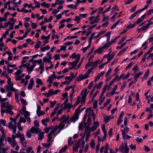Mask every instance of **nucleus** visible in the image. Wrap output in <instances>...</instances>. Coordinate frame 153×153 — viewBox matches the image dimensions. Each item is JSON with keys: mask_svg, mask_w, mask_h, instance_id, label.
Masks as SVG:
<instances>
[{"mask_svg": "<svg viewBox=\"0 0 153 153\" xmlns=\"http://www.w3.org/2000/svg\"><path fill=\"white\" fill-rule=\"evenodd\" d=\"M129 150L127 141H125L124 143H122L119 147V152L122 153H128Z\"/></svg>", "mask_w": 153, "mask_h": 153, "instance_id": "obj_1", "label": "nucleus"}, {"mask_svg": "<svg viewBox=\"0 0 153 153\" xmlns=\"http://www.w3.org/2000/svg\"><path fill=\"white\" fill-rule=\"evenodd\" d=\"M69 116H67L65 115H63L60 119L59 120L60 121H61L62 120H63L62 121L63 123H64L65 124H66L67 123H68L69 120L70 119Z\"/></svg>", "mask_w": 153, "mask_h": 153, "instance_id": "obj_2", "label": "nucleus"}, {"mask_svg": "<svg viewBox=\"0 0 153 153\" xmlns=\"http://www.w3.org/2000/svg\"><path fill=\"white\" fill-rule=\"evenodd\" d=\"M84 126L85 128V129L84 134H85H85H88L90 135V134L91 131V130L89 126Z\"/></svg>", "mask_w": 153, "mask_h": 153, "instance_id": "obj_3", "label": "nucleus"}, {"mask_svg": "<svg viewBox=\"0 0 153 153\" xmlns=\"http://www.w3.org/2000/svg\"><path fill=\"white\" fill-rule=\"evenodd\" d=\"M17 133L19 134V135H18L17 134H16V137L20 138L21 142L25 141V140L24 135L23 134H21V133L19 131H18Z\"/></svg>", "mask_w": 153, "mask_h": 153, "instance_id": "obj_4", "label": "nucleus"}, {"mask_svg": "<svg viewBox=\"0 0 153 153\" xmlns=\"http://www.w3.org/2000/svg\"><path fill=\"white\" fill-rule=\"evenodd\" d=\"M34 84V81L33 78L30 79V83L27 86V89L29 90H31L32 89L33 86Z\"/></svg>", "mask_w": 153, "mask_h": 153, "instance_id": "obj_5", "label": "nucleus"}, {"mask_svg": "<svg viewBox=\"0 0 153 153\" xmlns=\"http://www.w3.org/2000/svg\"><path fill=\"white\" fill-rule=\"evenodd\" d=\"M69 100L68 99H67L64 102L61 104V107L64 109H66L67 108V105Z\"/></svg>", "mask_w": 153, "mask_h": 153, "instance_id": "obj_6", "label": "nucleus"}, {"mask_svg": "<svg viewBox=\"0 0 153 153\" xmlns=\"http://www.w3.org/2000/svg\"><path fill=\"white\" fill-rule=\"evenodd\" d=\"M87 89L86 88H85L83 90L81 93V95L82 97H87V95L88 93V92H87Z\"/></svg>", "mask_w": 153, "mask_h": 153, "instance_id": "obj_7", "label": "nucleus"}, {"mask_svg": "<svg viewBox=\"0 0 153 153\" xmlns=\"http://www.w3.org/2000/svg\"><path fill=\"white\" fill-rule=\"evenodd\" d=\"M81 55L80 54H76V53L75 52L71 55L70 58L73 59H78L79 57V60L80 58Z\"/></svg>", "mask_w": 153, "mask_h": 153, "instance_id": "obj_8", "label": "nucleus"}, {"mask_svg": "<svg viewBox=\"0 0 153 153\" xmlns=\"http://www.w3.org/2000/svg\"><path fill=\"white\" fill-rule=\"evenodd\" d=\"M103 49L102 46L100 47L94 51V53L95 54L97 53H98V54H100L102 53Z\"/></svg>", "mask_w": 153, "mask_h": 153, "instance_id": "obj_9", "label": "nucleus"}, {"mask_svg": "<svg viewBox=\"0 0 153 153\" xmlns=\"http://www.w3.org/2000/svg\"><path fill=\"white\" fill-rule=\"evenodd\" d=\"M107 86V84L103 88V91L102 93L101 94L100 96V97L99 98V100H100L101 99H102L103 98V96L104 95L105 93V92L106 91V87Z\"/></svg>", "mask_w": 153, "mask_h": 153, "instance_id": "obj_10", "label": "nucleus"}, {"mask_svg": "<svg viewBox=\"0 0 153 153\" xmlns=\"http://www.w3.org/2000/svg\"><path fill=\"white\" fill-rule=\"evenodd\" d=\"M66 19H63L59 22V24H61V25L59 27V29H62L65 27V24H64V23L66 22Z\"/></svg>", "mask_w": 153, "mask_h": 153, "instance_id": "obj_11", "label": "nucleus"}, {"mask_svg": "<svg viewBox=\"0 0 153 153\" xmlns=\"http://www.w3.org/2000/svg\"><path fill=\"white\" fill-rule=\"evenodd\" d=\"M117 85H115L112 90L111 92H109V94L112 96L114 95L116 91L117 88Z\"/></svg>", "mask_w": 153, "mask_h": 153, "instance_id": "obj_12", "label": "nucleus"}, {"mask_svg": "<svg viewBox=\"0 0 153 153\" xmlns=\"http://www.w3.org/2000/svg\"><path fill=\"white\" fill-rule=\"evenodd\" d=\"M128 47H126L125 48L122 49L118 53L117 56H120L122 55L124 53L126 50L127 49Z\"/></svg>", "mask_w": 153, "mask_h": 153, "instance_id": "obj_13", "label": "nucleus"}, {"mask_svg": "<svg viewBox=\"0 0 153 153\" xmlns=\"http://www.w3.org/2000/svg\"><path fill=\"white\" fill-rule=\"evenodd\" d=\"M79 119V118L77 117L75 115H74L73 116L71 117L70 119V120L71 122H73L74 123L76 120Z\"/></svg>", "mask_w": 153, "mask_h": 153, "instance_id": "obj_14", "label": "nucleus"}, {"mask_svg": "<svg viewBox=\"0 0 153 153\" xmlns=\"http://www.w3.org/2000/svg\"><path fill=\"white\" fill-rule=\"evenodd\" d=\"M83 79H84V78H83V75L82 74H80L79 76H77L76 78V81L78 82L81 81Z\"/></svg>", "mask_w": 153, "mask_h": 153, "instance_id": "obj_15", "label": "nucleus"}, {"mask_svg": "<svg viewBox=\"0 0 153 153\" xmlns=\"http://www.w3.org/2000/svg\"><path fill=\"white\" fill-rule=\"evenodd\" d=\"M44 134V132L43 131L39 133L38 134L39 136L38 140H42L43 138V135Z\"/></svg>", "mask_w": 153, "mask_h": 153, "instance_id": "obj_16", "label": "nucleus"}, {"mask_svg": "<svg viewBox=\"0 0 153 153\" xmlns=\"http://www.w3.org/2000/svg\"><path fill=\"white\" fill-rule=\"evenodd\" d=\"M20 116V114H17V116L16 117H14V118L13 119L12 117H10V121H13L14 123H15V121H16L17 118L19 117Z\"/></svg>", "mask_w": 153, "mask_h": 153, "instance_id": "obj_17", "label": "nucleus"}, {"mask_svg": "<svg viewBox=\"0 0 153 153\" xmlns=\"http://www.w3.org/2000/svg\"><path fill=\"white\" fill-rule=\"evenodd\" d=\"M106 30L103 31V30L101 31L98 34L96 35L94 37V39H95L98 38L102 34H104L106 32Z\"/></svg>", "mask_w": 153, "mask_h": 153, "instance_id": "obj_18", "label": "nucleus"}, {"mask_svg": "<svg viewBox=\"0 0 153 153\" xmlns=\"http://www.w3.org/2000/svg\"><path fill=\"white\" fill-rule=\"evenodd\" d=\"M105 124H103L101 126L102 130L104 134H107V131L105 129Z\"/></svg>", "mask_w": 153, "mask_h": 153, "instance_id": "obj_19", "label": "nucleus"}, {"mask_svg": "<svg viewBox=\"0 0 153 153\" xmlns=\"http://www.w3.org/2000/svg\"><path fill=\"white\" fill-rule=\"evenodd\" d=\"M79 57L78 58L76 59V60L72 62V66L74 67H75L76 66L77 64L79 61Z\"/></svg>", "mask_w": 153, "mask_h": 153, "instance_id": "obj_20", "label": "nucleus"}, {"mask_svg": "<svg viewBox=\"0 0 153 153\" xmlns=\"http://www.w3.org/2000/svg\"><path fill=\"white\" fill-rule=\"evenodd\" d=\"M43 62H47L50 63V64H51L52 63V62L51 61V60L46 58V57H43Z\"/></svg>", "mask_w": 153, "mask_h": 153, "instance_id": "obj_21", "label": "nucleus"}, {"mask_svg": "<svg viewBox=\"0 0 153 153\" xmlns=\"http://www.w3.org/2000/svg\"><path fill=\"white\" fill-rule=\"evenodd\" d=\"M149 70H148L147 71H146L145 74L143 76V78L142 79V81H143V78L145 79H147V77L145 78L146 76H149Z\"/></svg>", "mask_w": 153, "mask_h": 153, "instance_id": "obj_22", "label": "nucleus"}, {"mask_svg": "<svg viewBox=\"0 0 153 153\" xmlns=\"http://www.w3.org/2000/svg\"><path fill=\"white\" fill-rule=\"evenodd\" d=\"M75 146H74L73 148V151L74 152H77L78 151V149L80 147V145H75Z\"/></svg>", "mask_w": 153, "mask_h": 153, "instance_id": "obj_23", "label": "nucleus"}, {"mask_svg": "<svg viewBox=\"0 0 153 153\" xmlns=\"http://www.w3.org/2000/svg\"><path fill=\"white\" fill-rule=\"evenodd\" d=\"M80 99L81 97L80 96L77 97V100L74 105V107L76 106L80 102H81Z\"/></svg>", "mask_w": 153, "mask_h": 153, "instance_id": "obj_24", "label": "nucleus"}, {"mask_svg": "<svg viewBox=\"0 0 153 153\" xmlns=\"http://www.w3.org/2000/svg\"><path fill=\"white\" fill-rule=\"evenodd\" d=\"M10 14V13L9 11H7L4 14V17L3 18L4 19V21L6 22L7 21V15Z\"/></svg>", "mask_w": 153, "mask_h": 153, "instance_id": "obj_25", "label": "nucleus"}, {"mask_svg": "<svg viewBox=\"0 0 153 153\" xmlns=\"http://www.w3.org/2000/svg\"><path fill=\"white\" fill-rule=\"evenodd\" d=\"M95 143L94 140L92 139L90 142V146L92 149H94L95 148Z\"/></svg>", "mask_w": 153, "mask_h": 153, "instance_id": "obj_26", "label": "nucleus"}, {"mask_svg": "<svg viewBox=\"0 0 153 153\" xmlns=\"http://www.w3.org/2000/svg\"><path fill=\"white\" fill-rule=\"evenodd\" d=\"M109 150V144L106 143L105 145V150L104 152V153H108V151Z\"/></svg>", "mask_w": 153, "mask_h": 153, "instance_id": "obj_27", "label": "nucleus"}, {"mask_svg": "<svg viewBox=\"0 0 153 153\" xmlns=\"http://www.w3.org/2000/svg\"><path fill=\"white\" fill-rule=\"evenodd\" d=\"M36 82L37 84L38 85H43V84L42 80L39 78H36Z\"/></svg>", "mask_w": 153, "mask_h": 153, "instance_id": "obj_28", "label": "nucleus"}, {"mask_svg": "<svg viewBox=\"0 0 153 153\" xmlns=\"http://www.w3.org/2000/svg\"><path fill=\"white\" fill-rule=\"evenodd\" d=\"M26 120L25 118H24L22 117H20V120L18 123H19V124H21L22 122L25 123L26 122Z\"/></svg>", "mask_w": 153, "mask_h": 153, "instance_id": "obj_29", "label": "nucleus"}, {"mask_svg": "<svg viewBox=\"0 0 153 153\" xmlns=\"http://www.w3.org/2000/svg\"><path fill=\"white\" fill-rule=\"evenodd\" d=\"M110 101H111L110 100L108 99L107 100L106 102H105L103 106H102V108H104L105 107H106V106L108 104H109L110 103Z\"/></svg>", "mask_w": 153, "mask_h": 153, "instance_id": "obj_30", "label": "nucleus"}, {"mask_svg": "<svg viewBox=\"0 0 153 153\" xmlns=\"http://www.w3.org/2000/svg\"><path fill=\"white\" fill-rule=\"evenodd\" d=\"M103 83V82L101 81L98 84H96L94 86H96V88L97 89H99L102 85Z\"/></svg>", "mask_w": 153, "mask_h": 153, "instance_id": "obj_31", "label": "nucleus"}, {"mask_svg": "<svg viewBox=\"0 0 153 153\" xmlns=\"http://www.w3.org/2000/svg\"><path fill=\"white\" fill-rule=\"evenodd\" d=\"M36 114H37L38 117H39L42 115H43L45 114V112L43 111H41L36 112Z\"/></svg>", "mask_w": 153, "mask_h": 153, "instance_id": "obj_32", "label": "nucleus"}, {"mask_svg": "<svg viewBox=\"0 0 153 153\" xmlns=\"http://www.w3.org/2000/svg\"><path fill=\"white\" fill-rule=\"evenodd\" d=\"M9 21H13L9 25H10L12 26H13L15 24V22L16 21V20L15 19H14L13 18H10V19Z\"/></svg>", "mask_w": 153, "mask_h": 153, "instance_id": "obj_33", "label": "nucleus"}, {"mask_svg": "<svg viewBox=\"0 0 153 153\" xmlns=\"http://www.w3.org/2000/svg\"><path fill=\"white\" fill-rule=\"evenodd\" d=\"M87 114H85L84 116L83 119V124L84 126H86L87 125V123L85 122V121L87 117Z\"/></svg>", "mask_w": 153, "mask_h": 153, "instance_id": "obj_34", "label": "nucleus"}, {"mask_svg": "<svg viewBox=\"0 0 153 153\" xmlns=\"http://www.w3.org/2000/svg\"><path fill=\"white\" fill-rule=\"evenodd\" d=\"M119 23V21H116L111 27V30L115 28L117 25Z\"/></svg>", "mask_w": 153, "mask_h": 153, "instance_id": "obj_35", "label": "nucleus"}, {"mask_svg": "<svg viewBox=\"0 0 153 153\" xmlns=\"http://www.w3.org/2000/svg\"><path fill=\"white\" fill-rule=\"evenodd\" d=\"M64 123H63V122H62L61 123H60L59 125V128L60 129H63L64 128V127L65 126V124H64Z\"/></svg>", "mask_w": 153, "mask_h": 153, "instance_id": "obj_36", "label": "nucleus"}, {"mask_svg": "<svg viewBox=\"0 0 153 153\" xmlns=\"http://www.w3.org/2000/svg\"><path fill=\"white\" fill-rule=\"evenodd\" d=\"M81 19V18L78 16H76L75 17V18L74 19H73L74 21L77 22V23L79 24V20Z\"/></svg>", "mask_w": 153, "mask_h": 153, "instance_id": "obj_37", "label": "nucleus"}, {"mask_svg": "<svg viewBox=\"0 0 153 153\" xmlns=\"http://www.w3.org/2000/svg\"><path fill=\"white\" fill-rule=\"evenodd\" d=\"M110 120V116H107L104 119L103 121L106 124L109 122Z\"/></svg>", "mask_w": 153, "mask_h": 153, "instance_id": "obj_38", "label": "nucleus"}, {"mask_svg": "<svg viewBox=\"0 0 153 153\" xmlns=\"http://www.w3.org/2000/svg\"><path fill=\"white\" fill-rule=\"evenodd\" d=\"M121 132L122 133V135L123 136V140H125L126 139V133L125 131H123V129L121 130Z\"/></svg>", "mask_w": 153, "mask_h": 153, "instance_id": "obj_39", "label": "nucleus"}, {"mask_svg": "<svg viewBox=\"0 0 153 153\" xmlns=\"http://www.w3.org/2000/svg\"><path fill=\"white\" fill-rule=\"evenodd\" d=\"M37 26V25L36 23L31 22V27L33 29L36 28Z\"/></svg>", "mask_w": 153, "mask_h": 153, "instance_id": "obj_40", "label": "nucleus"}, {"mask_svg": "<svg viewBox=\"0 0 153 153\" xmlns=\"http://www.w3.org/2000/svg\"><path fill=\"white\" fill-rule=\"evenodd\" d=\"M20 100L21 102V103L24 105H27L26 101L24 99L21 98H20Z\"/></svg>", "mask_w": 153, "mask_h": 153, "instance_id": "obj_41", "label": "nucleus"}, {"mask_svg": "<svg viewBox=\"0 0 153 153\" xmlns=\"http://www.w3.org/2000/svg\"><path fill=\"white\" fill-rule=\"evenodd\" d=\"M31 30V28H30L27 29L26 32H25V34L23 35V36L24 38H25L27 37V35L28 33L30 32Z\"/></svg>", "mask_w": 153, "mask_h": 153, "instance_id": "obj_42", "label": "nucleus"}, {"mask_svg": "<svg viewBox=\"0 0 153 153\" xmlns=\"http://www.w3.org/2000/svg\"><path fill=\"white\" fill-rule=\"evenodd\" d=\"M87 125H89V126H90V125L91 123V118L90 117V115H88V119H87Z\"/></svg>", "mask_w": 153, "mask_h": 153, "instance_id": "obj_43", "label": "nucleus"}, {"mask_svg": "<svg viewBox=\"0 0 153 153\" xmlns=\"http://www.w3.org/2000/svg\"><path fill=\"white\" fill-rule=\"evenodd\" d=\"M56 103V101H54L53 102L51 101L50 102V107L51 108L53 107Z\"/></svg>", "mask_w": 153, "mask_h": 153, "instance_id": "obj_44", "label": "nucleus"}, {"mask_svg": "<svg viewBox=\"0 0 153 153\" xmlns=\"http://www.w3.org/2000/svg\"><path fill=\"white\" fill-rule=\"evenodd\" d=\"M36 128L35 126H33L32 127L30 130V131L31 133H33L34 132L35 133V131Z\"/></svg>", "mask_w": 153, "mask_h": 153, "instance_id": "obj_45", "label": "nucleus"}, {"mask_svg": "<svg viewBox=\"0 0 153 153\" xmlns=\"http://www.w3.org/2000/svg\"><path fill=\"white\" fill-rule=\"evenodd\" d=\"M99 91H95L92 97L91 101L92 102L94 101V99L96 97L97 95L99 93Z\"/></svg>", "mask_w": 153, "mask_h": 153, "instance_id": "obj_46", "label": "nucleus"}, {"mask_svg": "<svg viewBox=\"0 0 153 153\" xmlns=\"http://www.w3.org/2000/svg\"><path fill=\"white\" fill-rule=\"evenodd\" d=\"M53 79H52V77H51V76H49L48 77V79L47 80L46 82H50V83H52L53 82Z\"/></svg>", "mask_w": 153, "mask_h": 153, "instance_id": "obj_47", "label": "nucleus"}, {"mask_svg": "<svg viewBox=\"0 0 153 153\" xmlns=\"http://www.w3.org/2000/svg\"><path fill=\"white\" fill-rule=\"evenodd\" d=\"M42 144L43 147H45L47 149H48L51 146V143H49L48 144L42 143Z\"/></svg>", "mask_w": 153, "mask_h": 153, "instance_id": "obj_48", "label": "nucleus"}, {"mask_svg": "<svg viewBox=\"0 0 153 153\" xmlns=\"http://www.w3.org/2000/svg\"><path fill=\"white\" fill-rule=\"evenodd\" d=\"M126 37V36H124L122 37L121 39L119 41V42H118V45H120L121 43H122L125 40V39Z\"/></svg>", "mask_w": 153, "mask_h": 153, "instance_id": "obj_49", "label": "nucleus"}, {"mask_svg": "<svg viewBox=\"0 0 153 153\" xmlns=\"http://www.w3.org/2000/svg\"><path fill=\"white\" fill-rule=\"evenodd\" d=\"M17 142L16 140L13 141V142H12V143L11 144V146L12 148L14 147L17 145Z\"/></svg>", "mask_w": 153, "mask_h": 153, "instance_id": "obj_50", "label": "nucleus"}, {"mask_svg": "<svg viewBox=\"0 0 153 153\" xmlns=\"http://www.w3.org/2000/svg\"><path fill=\"white\" fill-rule=\"evenodd\" d=\"M126 44V42L123 43L120 46H118L116 48L117 49H121L124 47Z\"/></svg>", "mask_w": 153, "mask_h": 153, "instance_id": "obj_51", "label": "nucleus"}, {"mask_svg": "<svg viewBox=\"0 0 153 153\" xmlns=\"http://www.w3.org/2000/svg\"><path fill=\"white\" fill-rule=\"evenodd\" d=\"M130 26H128L127 27L126 29L123 31H122L120 33V34H124V33H126V32L127 31L128 29H130Z\"/></svg>", "mask_w": 153, "mask_h": 153, "instance_id": "obj_52", "label": "nucleus"}, {"mask_svg": "<svg viewBox=\"0 0 153 153\" xmlns=\"http://www.w3.org/2000/svg\"><path fill=\"white\" fill-rule=\"evenodd\" d=\"M112 71V69L111 68H109V69L107 72L105 74L106 77H107L109 76L111 72Z\"/></svg>", "mask_w": 153, "mask_h": 153, "instance_id": "obj_53", "label": "nucleus"}, {"mask_svg": "<svg viewBox=\"0 0 153 153\" xmlns=\"http://www.w3.org/2000/svg\"><path fill=\"white\" fill-rule=\"evenodd\" d=\"M129 146L131 150H135L136 149V145H133V144H131Z\"/></svg>", "mask_w": 153, "mask_h": 153, "instance_id": "obj_54", "label": "nucleus"}, {"mask_svg": "<svg viewBox=\"0 0 153 153\" xmlns=\"http://www.w3.org/2000/svg\"><path fill=\"white\" fill-rule=\"evenodd\" d=\"M126 82L125 81H124L121 86L120 90H122V91H123V89L126 87Z\"/></svg>", "mask_w": 153, "mask_h": 153, "instance_id": "obj_55", "label": "nucleus"}, {"mask_svg": "<svg viewBox=\"0 0 153 153\" xmlns=\"http://www.w3.org/2000/svg\"><path fill=\"white\" fill-rule=\"evenodd\" d=\"M22 72V71L21 70L19 69L15 73V74L17 76H19L21 74Z\"/></svg>", "mask_w": 153, "mask_h": 153, "instance_id": "obj_56", "label": "nucleus"}, {"mask_svg": "<svg viewBox=\"0 0 153 153\" xmlns=\"http://www.w3.org/2000/svg\"><path fill=\"white\" fill-rule=\"evenodd\" d=\"M139 69L138 67V65H137L132 69V70L134 71V72L136 73L137 70H139Z\"/></svg>", "mask_w": 153, "mask_h": 153, "instance_id": "obj_57", "label": "nucleus"}, {"mask_svg": "<svg viewBox=\"0 0 153 153\" xmlns=\"http://www.w3.org/2000/svg\"><path fill=\"white\" fill-rule=\"evenodd\" d=\"M130 73L128 72L126 75L123 76V77L122 78V80H124L127 79L129 77L130 75Z\"/></svg>", "mask_w": 153, "mask_h": 153, "instance_id": "obj_58", "label": "nucleus"}, {"mask_svg": "<svg viewBox=\"0 0 153 153\" xmlns=\"http://www.w3.org/2000/svg\"><path fill=\"white\" fill-rule=\"evenodd\" d=\"M109 22L108 21H107L104 23L102 24V26L103 27H107L109 25Z\"/></svg>", "mask_w": 153, "mask_h": 153, "instance_id": "obj_59", "label": "nucleus"}, {"mask_svg": "<svg viewBox=\"0 0 153 153\" xmlns=\"http://www.w3.org/2000/svg\"><path fill=\"white\" fill-rule=\"evenodd\" d=\"M48 94H49L50 97L52 96L53 95V89H51L48 91Z\"/></svg>", "mask_w": 153, "mask_h": 153, "instance_id": "obj_60", "label": "nucleus"}, {"mask_svg": "<svg viewBox=\"0 0 153 153\" xmlns=\"http://www.w3.org/2000/svg\"><path fill=\"white\" fill-rule=\"evenodd\" d=\"M97 107V100H95L93 104V108L96 109Z\"/></svg>", "mask_w": 153, "mask_h": 153, "instance_id": "obj_61", "label": "nucleus"}, {"mask_svg": "<svg viewBox=\"0 0 153 153\" xmlns=\"http://www.w3.org/2000/svg\"><path fill=\"white\" fill-rule=\"evenodd\" d=\"M65 45H64L61 47L60 50L63 51H65L67 46Z\"/></svg>", "mask_w": 153, "mask_h": 153, "instance_id": "obj_62", "label": "nucleus"}, {"mask_svg": "<svg viewBox=\"0 0 153 153\" xmlns=\"http://www.w3.org/2000/svg\"><path fill=\"white\" fill-rule=\"evenodd\" d=\"M135 140L138 143H140L143 141V139L142 138L139 137H136L135 138Z\"/></svg>", "mask_w": 153, "mask_h": 153, "instance_id": "obj_63", "label": "nucleus"}, {"mask_svg": "<svg viewBox=\"0 0 153 153\" xmlns=\"http://www.w3.org/2000/svg\"><path fill=\"white\" fill-rule=\"evenodd\" d=\"M68 95V93L67 92L65 93H64L62 94V96L63 97V100H64L67 97Z\"/></svg>", "mask_w": 153, "mask_h": 153, "instance_id": "obj_64", "label": "nucleus"}]
</instances>
